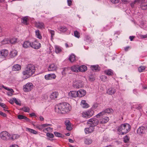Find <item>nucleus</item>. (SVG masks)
Segmentation results:
<instances>
[{"mask_svg": "<svg viewBox=\"0 0 147 147\" xmlns=\"http://www.w3.org/2000/svg\"><path fill=\"white\" fill-rule=\"evenodd\" d=\"M48 31H49L50 34H51V38H52L55 35V31H54V30H48Z\"/></svg>", "mask_w": 147, "mask_h": 147, "instance_id": "obj_52", "label": "nucleus"}, {"mask_svg": "<svg viewBox=\"0 0 147 147\" xmlns=\"http://www.w3.org/2000/svg\"><path fill=\"white\" fill-rule=\"evenodd\" d=\"M39 120L40 121H42L44 120V118L42 116H40L39 117Z\"/></svg>", "mask_w": 147, "mask_h": 147, "instance_id": "obj_63", "label": "nucleus"}, {"mask_svg": "<svg viewBox=\"0 0 147 147\" xmlns=\"http://www.w3.org/2000/svg\"><path fill=\"white\" fill-rule=\"evenodd\" d=\"M54 134L56 136L61 137H62V134L57 132H55Z\"/></svg>", "mask_w": 147, "mask_h": 147, "instance_id": "obj_55", "label": "nucleus"}, {"mask_svg": "<svg viewBox=\"0 0 147 147\" xmlns=\"http://www.w3.org/2000/svg\"><path fill=\"white\" fill-rule=\"evenodd\" d=\"M18 118L19 119H24L27 121H30V120L27 117L22 115H18Z\"/></svg>", "mask_w": 147, "mask_h": 147, "instance_id": "obj_34", "label": "nucleus"}, {"mask_svg": "<svg viewBox=\"0 0 147 147\" xmlns=\"http://www.w3.org/2000/svg\"><path fill=\"white\" fill-rule=\"evenodd\" d=\"M19 137V136L17 134H13L11 135L10 134V136L9 137V140H13L18 138Z\"/></svg>", "mask_w": 147, "mask_h": 147, "instance_id": "obj_39", "label": "nucleus"}, {"mask_svg": "<svg viewBox=\"0 0 147 147\" xmlns=\"http://www.w3.org/2000/svg\"><path fill=\"white\" fill-rule=\"evenodd\" d=\"M14 100H13V99H10L9 101V103L11 104H13L14 103Z\"/></svg>", "mask_w": 147, "mask_h": 147, "instance_id": "obj_61", "label": "nucleus"}, {"mask_svg": "<svg viewBox=\"0 0 147 147\" xmlns=\"http://www.w3.org/2000/svg\"><path fill=\"white\" fill-rule=\"evenodd\" d=\"M100 79L101 81L105 82L107 80V77L105 76L102 75L100 77Z\"/></svg>", "mask_w": 147, "mask_h": 147, "instance_id": "obj_45", "label": "nucleus"}, {"mask_svg": "<svg viewBox=\"0 0 147 147\" xmlns=\"http://www.w3.org/2000/svg\"><path fill=\"white\" fill-rule=\"evenodd\" d=\"M80 105L84 108H87L89 107V105L86 102L85 100H82L81 102Z\"/></svg>", "mask_w": 147, "mask_h": 147, "instance_id": "obj_19", "label": "nucleus"}, {"mask_svg": "<svg viewBox=\"0 0 147 147\" xmlns=\"http://www.w3.org/2000/svg\"><path fill=\"white\" fill-rule=\"evenodd\" d=\"M21 110L25 112H29L30 111V109L28 107H24L22 108Z\"/></svg>", "mask_w": 147, "mask_h": 147, "instance_id": "obj_46", "label": "nucleus"}, {"mask_svg": "<svg viewBox=\"0 0 147 147\" xmlns=\"http://www.w3.org/2000/svg\"><path fill=\"white\" fill-rule=\"evenodd\" d=\"M0 115L4 117H5L6 116V114L1 111H0Z\"/></svg>", "mask_w": 147, "mask_h": 147, "instance_id": "obj_60", "label": "nucleus"}, {"mask_svg": "<svg viewBox=\"0 0 147 147\" xmlns=\"http://www.w3.org/2000/svg\"><path fill=\"white\" fill-rule=\"evenodd\" d=\"M98 105L97 104L94 103L91 109H92H92H96L97 108V107H98Z\"/></svg>", "mask_w": 147, "mask_h": 147, "instance_id": "obj_57", "label": "nucleus"}, {"mask_svg": "<svg viewBox=\"0 0 147 147\" xmlns=\"http://www.w3.org/2000/svg\"><path fill=\"white\" fill-rule=\"evenodd\" d=\"M145 128L144 127H141L139 128L137 130L138 134L141 135L144 133Z\"/></svg>", "mask_w": 147, "mask_h": 147, "instance_id": "obj_26", "label": "nucleus"}, {"mask_svg": "<svg viewBox=\"0 0 147 147\" xmlns=\"http://www.w3.org/2000/svg\"><path fill=\"white\" fill-rule=\"evenodd\" d=\"M74 36L78 38H79L80 37V34L77 31H75L74 32Z\"/></svg>", "mask_w": 147, "mask_h": 147, "instance_id": "obj_50", "label": "nucleus"}, {"mask_svg": "<svg viewBox=\"0 0 147 147\" xmlns=\"http://www.w3.org/2000/svg\"><path fill=\"white\" fill-rule=\"evenodd\" d=\"M18 52L16 50H14L10 51L9 56L11 58H13L17 55Z\"/></svg>", "mask_w": 147, "mask_h": 147, "instance_id": "obj_28", "label": "nucleus"}, {"mask_svg": "<svg viewBox=\"0 0 147 147\" xmlns=\"http://www.w3.org/2000/svg\"><path fill=\"white\" fill-rule=\"evenodd\" d=\"M57 67L54 64H51L49 65L48 68V70L49 71H55L57 70Z\"/></svg>", "mask_w": 147, "mask_h": 147, "instance_id": "obj_15", "label": "nucleus"}, {"mask_svg": "<svg viewBox=\"0 0 147 147\" xmlns=\"http://www.w3.org/2000/svg\"><path fill=\"white\" fill-rule=\"evenodd\" d=\"M116 92V90L113 88H109L107 91V93L110 95H112L114 94Z\"/></svg>", "mask_w": 147, "mask_h": 147, "instance_id": "obj_27", "label": "nucleus"}, {"mask_svg": "<svg viewBox=\"0 0 147 147\" xmlns=\"http://www.w3.org/2000/svg\"><path fill=\"white\" fill-rule=\"evenodd\" d=\"M99 123V120L94 117L90 119L87 121L88 125L89 127H93L96 126Z\"/></svg>", "mask_w": 147, "mask_h": 147, "instance_id": "obj_5", "label": "nucleus"}, {"mask_svg": "<svg viewBox=\"0 0 147 147\" xmlns=\"http://www.w3.org/2000/svg\"><path fill=\"white\" fill-rule=\"evenodd\" d=\"M51 125L50 124L46 123L42 125H37L36 127L39 130H42L44 128Z\"/></svg>", "mask_w": 147, "mask_h": 147, "instance_id": "obj_16", "label": "nucleus"}, {"mask_svg": "<svg viewBox=\"0 0 147 147\" xmlns=\"http://www.w3.org/2000/svg\"><path fill=\"white\" fill-rule=\"evenodd\" d=\"M21 69V66L18 64L14 65L12 68V70L14 71H18L20 70Z\"/></svg>", "mask_w": 147, "mask_h": 147, "instance_id": "obj_38", "label": "nucleus"}, {"mask_svg": "<svg viewBox=\"0 0 147 147\" xmlns=\"http://www.w3.org/2000/svg\"><path fill=\"white\" fill-rule=\"evenodd\" d=\"M2 45L9 44V41L8 38H5L1 42Z\"/></svg>", "mask_w": 147, "mask_h": 147, "instance_id": "obj_42", "label": "nucleus"}, {"mask_svg": "<svg viewBox=\"0 0 147 147\" xmlns=\"http://www.w3.org/2000/svg\"><path fill=\"white\" fill-rule=\"evenodd\" d=\"M100 118L99 120V123L101 124H105L107 123L109 120V117L105 115L100 116L98 118Z\"/></svg>", "mask_w": 147, "mask_h": 147, "instance_id": "obj_11", "label": "nucleus"}, {"mask_svg": "<svg viewBox=\"0 0 147 147\" xmlns=\"http://www.w3.org/2000/svg\"><path fill=\"white\" fill-rule=\"evenodd\" d=\"M10 134L6 131H3L0 133V137L1 139L7 140L9 139Z\"/></svg>", "mask_w": 147, "mask_h": 147, "instance_id": "obj_6", "label": "nucleus"}, {"mask_svg": "<svg viewBox=\"0 0 147 147\" xmlns=\"http://www.w3.org/2000/svg\"><path fill=\"white\" fill-rule=\"evenodd\" d=\"M9 54V51L7 49H3L0 51V58L5 60Z\"/></svg>", "mask_w": 147, "mask_h": 147, "instance_id": "obj_8", "label": "nucleus"}, {"mask_svg": "<svg viewBox=\"0 0 147 147\" xmlns=\"http://www.w3.org/2000/svg\"><path fill=\"white\" fill-rule=\"evenodd\" d=\"M31 42L29 41H25L23 45V46L25 48H27L30 47Z\"/></svg>", "mask_w": 147, "mask_h": 147, "instance_id": "obj_31", "label": "nucleus"}, {"mask_svg": "<svg viewBox=\"0 0 147 147\" xmlns=\"http://www.w3.org/2000/svg\"><path fill=\"white\" fill-rule=\"evenodd\" d=\"M2 86L5 90L9 91V92H7V95L8 96H11L12 95L13 93L14 92V91L12 89L9 88L3 85Z\"/></svg>", "mask_w": 147, "mask_h": 147, "instance_id": "obj_22", "label": "nucleus"}, {"mask_svg": "<svg viewBox=\"0 0 147 147\" xmlns=\"http://www.w3.org/2000/svg\"><path fill=\"white\" fill-rule=\"evenodd\" d=\"M94 130V127H90L89 128H85L84 131L86 134H88L92 132Z\"/></svg>", "mask_w": 147, "mask_h": 147, "instance_id": "obj_30", "label": "nucleus"}, {"mask_svg": "<svg viewBox=\"0 0 147 147\" xmlns=\"http://www.w3.org/2000/svg\"><path fill=\"white\" fill-rule=\"evenodd\" d=\"M87 67L84 65H82L79 66V71L82 72H84L87 70Z\"/></svg>", "mask_w": 147, "mask_h": 147, "instance_id": "obj_37", "label": "nucleus"}, {"mask_svg": "<svg viewBox=\"0 0 147 147\" xmlns=\"http://www.w3.org/2000/svg\"><path fill=\"white\" fill-rule=\"evenodd\" d=\"M56 76L54 74H50L46 75L45 76V79L47 80H52L56 78Z\"/></svg>", "mask_w": 147, "mask_h": 147, "instance_id": "obj_13", "label": "nucleus"}, {"mask_svg": "<svg viewBox=\"0 0 147 147\" xmlns=\"http://www.w3.org/2000/svg\"><path fill=\"white\" fill-rule=\"evenodd\" d=\"M79 66L78 65H74L71 67V69L72 71L77 72L79 71Z\"/></svg>", "mask_w": 147, "mask_h": 147, "instance_id": "obj_29", "label": "nucleus"}, {"mask_svg": "<svg viewBox=\"0 0 147 147\" xmlns=\"http://www.w3.org/2000/svg\"><path fill=\"white\" fill-rule=\"evenodd\" d=\"M25 129L26 131L28 132V133H29L30 134H38V132L32 129L26 127Z\"/></svg>", "mask_w": 147, "mask_h": 147, "instance_id": "obj_25", "label": "nucleus"}, {"mask_svg": "<svg viewBox=\"0 0 147 147\" xmlns=\"http://www.w3.org/2000/svg\"><path fill=\"white\" fill-rule=\"evenodd\" d=\"M35 25L36 27L39 29H42L45 28L44 24L42 22H36Z\"/></svg>", "mask_w": 147, "mask_h": 147, "instance_id": "obj_20", "label": "nucleus"}, {"mask_svg": "<svg viewBox=\"0 0 147 147\" xmlns=\"http://www.w3.org/2000/svg\"><path fill=\"white\" fill-rule=\"evenodd\" d=\"M111 1L113 3H118L119 1V0H111Z\"/></svg>", "mask_w": 147, "mask_h": 147, "instance_id": "obj_58", "label": "nucleus"}, {"mask_svg": "<svg viewBox=\"0 0 147 147\" xmlns=\"http://www.w3.org/2000/svg\"><path fill=\"white\" fill-rule=\"evenodd\" d=\"M146 67L145 66H141L138 68V71L140 72H142L144 71Z\"/></svg>", "mask_w": 147, "mask_h": 147, "instance_id": "obj_44", "label": "nucleus"}, {"mask_svg": "<svg viewBox=\"0 0 147 147\" xmlns=\"http://www.w3.org/2000/svg\"><path fill=\"white\" fill-rule=\"evenodd\" d=\"M130 129V125L128 123H124L119 126L117 130L118 134L120 135H122L128 133Z\"/></svg>", "mask_w": 147, "mask_h": 147, "instance_id": "obj_3", "label": "nucleus"}, {"mask_svg": "<svg viewBox=\"0 0 147 147\" xmlns=\"http://www.w3.org/2000/svg\"><path fill=\"white\" fill-rule=\"evenodd\" d=\"M69 59L70 62H73L76 60V56L74 54H71L69 57Z\"/></svg>", "mask_w": 147, "mask_h": 147, "instance_id": "obj_41", "label": "nucleus"}, {"mask_svg": "<svg viewBox=\"0 0 147 147\" xmlns=\"http://www.w3.org/2000/svg\"><path fill=\"white\" fill-rule=\"evenodd\" d=\"M145 1V0H135L133 2H132L130 4V5L131 7L134 8L135 4L140 2L143 3Z\"/></svg>", "mask_w": 147, "mask_h": 147, "instance_id": "obj_23", "label": "nucleus"}, {"mask_svg": "<svg viewBox=\"0 0 147 147\" xmlns=\"http://www.w3.org/2000/svg\"><path fill=\"white\" fill-rule=\"evenodd\" d=\"M94 113V111L91 109L83 111L81 113L82 117L86 119L89 118L92 116Z\"/></svg>", "mask_w": 147, "mask_h": 147, "instance_id": "obj_4", "label": "nucleus"}, {"mask_svg": "<svg viewBox=\"0 0 147 147\" xmlns=\"http://www.w3.org/2000/svg\"><path fill=\"white\" fill-rule=\"evenodd\" d=\"M57 29L61 33H64L66 32L67 30V28L66 27L61 26L58 27Z\"/></svg>", "mask_w": 147, "mask_h": 147, "instance_id": "obj_24", "label": "nucleus"}, {"mask_svg": "<svg viewBox=\"0 0 147 147\" xmlns=\"http://www.w3.org/2000/svg\"><path fill=\"white\" fill-rule=\"evenodd\" d=\"M28 19H21V22L22 24L27 25L29 24Z\"/></svg>", "mask_w": 147, "mask_h": 147, "instance_id": "obj_43", "label": "nucleus"}, {"mask_svg": "<svg viewBox=\"0 0 147 147\" xmlns=\"http://www.w3.org/2000/svg\"><path fill=\"white\" fill-rule=\"evenodd\" d=\"M84 143L86 144H90L92 143V139L89 138H86L84 140Z\"/></svg>", "mask_w": 147, "mask_h": 147, "instance_id": "obj_40", "label": "nucleus"}, {"mask_svg": "<svg viewBox=\"0 0 147 147\" xmlns=\"http://www.w3.org/2000/svg\"><path fill=\"white\" fill-rule=\"evenodd\" d=\"M58 95L57 92H53L51 94L50 97L51 99H54L57 97Z\"/></svg>", "mask_w": 147, "mask_h": 147, "instance_id": "obj_32", "label": "nucleus"}, {"mask_svg": "<svg viewBox=\"0 0 147 147\" xmlns=\"http://www.w3.org/2000/svg\"><path fill=\"white\" fill-rule=\"evenodd\" d=\"M62 50V48L58 45L55 46V51L57 53H61Z\"/></svg>", "mask_w": 147, "mask_h": 147, "instance_id": "obj_35", "label": "nucleus"}, {"mask_svg": "<svg viewBox=\"0 0 147 147\" xmlns=\"http://www.w3.org/2000/svg\"><path fill=\"white\" fill-rule=\"evenodd\" d=\"M55 111L58 113L65 114L69 112L71 109L70 105L66 102H63L55 106Z\"/></svg>", "mask_w": 147, "mask_h": 147, "instance_id": "obj_1", "label": "nucleus"}, {"mask_svg": "<svg viewBox=\"0 0 147 147\" xmlns=\"http://www.w3.org/2000/svg\"><path fill=\"white\" fill-rule=\"evenodd\" d=\"M65 124L66 126V129L69 130H71L72 129L71 126V123L68 120H66L65 121Z\"/></svg>", "mask_w": 147, "mask_h": 147, "instance_id": "obj_18", "label": "nucleus"}, {"mask_svg": "<svg viewBox=\"0 0 147 147\" xmlns=\"http://www.w3.org/2000/svg\"><path fill=\"white\" fill-rule=\"evenodd\" d=\"M52 130V129L50 127H48L46 128H45L44 129L43 131L46 132V131H51Z\"/></svg>", "mask_w": 147, "mask_h": 147, "instance_id": "obj_53", "label": "nucleus"}, {"mask_svg": "<svg viewBox=\"0 0 147 147\" xmlns=\"http://www.w3.org/2000/svg\"><path fill=\"white\" fill-rule=\"evenodd\" d=\"M35 71V67L32 64H28L25 70L22 73L23 78L24 79H27L31 76L34 73Z\"/></svg>", "mask_w": 147, "mask_h": 147, "instance_id": "obj_2", "label": "nucleus"}, {"mask_svg": "<svg viewBox=\"0 0 147 147\" xmlns=\"http://www.w3.org/2000/svg\"><path fill=\"white\" fill-rule=\"evenodd\" d=\"M74 87L76 88H79L83 86L82 82L81 80H77L75 81L73 83Z\"/></svg>", "mask_w": 147, "mask_h": 147, "instance_id": "obj_12", "label": "nucleus"}, {"mask_svg": "<svg viewBox=\"0 0 147 147\" xmlns=\"http://www.w3.org/2000/svg\"><path fill=\"white\" fill-rule=\"evenodd\" d=\"M47 136L50 138H53L54 137V135L53 134L49 132L47 133Z\"/></svg>", "mask_w": 147, "mask_h": 147, "instance_id": "obj_56", "label": "nucleus"}, {"mask_svg": "<svg viewBox=\"0 0 147 147\" xmlns=\"http://www.w3.org/2000/svg\"><path fill=\"white\" fill-rule=\"evenodd\" d=\"M78 96L80 97H82L84 96L86 94V91L84 90L80 89L78 91Z\"/></svg>", "mask_w": 147, "mask_h": 147, "instance_id": "obj_17", "label": "nucleus"}, {"mask_svg": "<svg viewBox=\"0 0 147 147\" xmlns=\"http://www.w3.org/2000/svg\"><path fill=\"white\" fill-rule=\"evenodd\" d=\"M36 36L38 38L41 39H42V37L41 34L39 30H37L35 31Z\"/></svg>", "mask_w": 147, "mask_h": 147, "instance_id": "obj_36", "label": "nucleus"}, {"mask_svg": "<svg viewBox=\"0 0 147 147\" xmlns=\"http://www.w3.org/2000/svg\"><path fill=\"white\" fill-rule=\"evenodd\" d=\"M68 96L70 98H76L78 96V93L76 91H71L68 93Z\"/></svg>", "mask_w": 147, "mask_h": 147, "instance_id": "obj_14", "label": "nucleus"}, {"mask_svg": "<svg viewBox=\"0 0 147 147\" xmlns=\"http://www.w3.org/2000/svg\"><path fill=\"white\" fill-rule=\"evenodd\" d=\"M33 85L31 83H28L23 86V90L25 92H28L33 88Z\"/></svg>", "mask_w": 147, "mask_h": 147, "instance_id": "obj_7", "label": "nucleus"}, {"mask_svg": "<svg viewBox=\"0 0 147 147\" xmlns=\"http://www.w3.org/2000/svg\"><path fill=\"white\" fill-rule=\"evenodd\" d=\"M135 37L134 36H130L129 38L130 39L131 41H132L133 40Z\"/></svg>", "mask_w": 147, "mask_h": 147, "instance_id": "obj_62", "label": "nucleus"}, {"mask_svg": "<svg viewBox=\"0 0 147 147\" xmlns=\"http://www.w3.org/2000/svg\"><path fill=\"white\" fill-rule=\"evenodd\" d=\"M105 74L108 76H112L114 75L113 71L111 69L106 70L104 71Z\"/></svg>", "mask_w": 147, "mask_h": 147, "instance_id": "obj_21", "label": "nucleus"}, {"mask_svg": "<svg viewBox=\"0 0 147 147\" xmlns=\"http://www.w3.org/2000/svg\"><path fill=\"white\" fill-rule=\"evenodd\" d=\"M9 43L13 44L17 42V39L15 38H13L10 39H9Z\"/></svg>", "mask_w": 147, "mask_h": 147, "instance_id": "obj_48", "label": "nucleus"}, {"mask_svg": "<svg viewBox=\"0 0 147 147\" xmlns=\"http://www.w3.org/2000/svg\"><path fill=\"white\" fill-rule=\"evenodd\" d=\"M90 68L94 71H98L100 70V67L97 65H92Z\"/></svg>", "mask_w": 147, "mask_h": 147, "instance_id": "obj_33", "label": "nucleus"}, {"mask_svg": "<svg viewBox=\"0 0 147 147\" xmlns=\"http://www.w3.org/2000/svg\"><path fill=\"white\" fill-rule=\"evenodd\" d=\"M10 147H19V146L17 145L14 144L11 145Z\"/></svg>", "mask_w": 147, "mask_h": 147, "instance_id": "obj_64", "label": "nucleus"}, {"mask_svg": "<svg viewBox=\"0 0 147 147\" xmlns=\"http://www.w3.org/2000/svg\"><path fill=\"white\" fill-rule=\"evenodd\" d=\"M41 46L40 43L37 40H35L31 42L30 47L35 49H38Z\"/></svg>", "mask_w": 147, "mask_h": 147, "instance_id": "obj_10", "label": "nucleus"}, {"mask_svg": "<svg viewBox=\"0 0 147 147\" xmlns=\"http://www.w3.org/2000/svg\"><path fill=\"white\" fill-rule=\"evenodd\" d=\"M13 100H14V102L16 105L19 106H20L21 105V102L20 100H18L15 98H13Z\"/></svg>", "mask_w": 147, "mask_h": 147, "instance_id": "obj_47", "label": "nucleus"}, {"mask_svg": "<svg viewBox=\"0 0 147 147\" xmlns=\"http://www.w3.org/2000/svg\"><path fill=\"white\" fill-rule=\"evenodd\" d=\"M130 138L127 135H126L123 138V141L125 143L128 142Z\"/></svg>", "mask_w": 147, "mask_h": 147, "instance_id": "obj_49", "label": "nucleus"}, {"mask_svg": "<svg viewBox=\"0 0 147 147\" xmlns=\"http://www.w3.org/2000/svg\"><path fill=\"white\" fill-rule=\"evenodd\" d=\"M0 106L4 109H8V107L4 103L0 102Z\"/></svg>", "mask_w": 147, "mask_h": 147, "instance_id": "obj_54", "label": "nucleus"}, {"mask_svg": "<svg viewBox=\"0 0 147 147\" xmlns=\"http://www.w3.org/2000/svg\"><path fill=\"white\" fill-rule=\"evenodd\" d=\"M141 8L143 10H146L147 9V4H142L141 5Z\"/></svg>", "mask_w": 147, "mask_h": 147, "instance_id": "obj_51", "label": "nucleus"}, {"mask_svg": "<svg viewBox=\"0 0 147 147\" xmlns=\"http://www.w3.org/2000/svg\"><path fill=\"white\" fill-rule=\"evenodd\" d=\"M113 110L111 108L107 109L104 111H103L101 112H100L97 115H96L95 117L96 118H98L99 117L102 116L103 115H105L106 113H110L112 112Z\"/></svg>", "mask_w": 147, "mask_h": 147, "instance_id": "obj_9", "label": "nucleus"}, {"mask_svg": "<svg viewBox=\"0 0 147 147\" xmlns=\"http://www.w3.org/2000/svg\"><path fill=\"white\" fill-rule=\"evenodd\" d=\"M72 1L71 0H67V3L68 5L70 6L72 4Z\"/></svg>", "mask_w": 147, "mask_h": 147, "instance_id": "obj_59", "label": "nucleus"}]
</instances>
